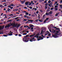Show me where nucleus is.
<instances>
[{"label":"nucleus","instance_id":"nucleus-1","mask_svg":"<svg viewBox=\"0 0 62 62\" xmlns=\"http://www.w3.org/2000/svg\"><path fill=\"white\" fill-rule=\"evenodd\" d=\"M27 37H29V35H26L25 36H24L23 39V41L24 42H27L29 41L28 39H30L29 38H27Z\"/></svg>","mask_w":62,"mask_h":62},{"label":"nucleus","instance_id":"nucleus-2","mask_svg":"<svg viewBox=\"0 0 62 62\" xmlns=\"http://www.w3.org/2000/svg\"><path fill=\"white\" fill-rule=\"evenodd\" d=\"M52 14V11H50L49 13H46L45 15L44 14L43 16V18H44V16H46V15H50V14Z\"/></svg>","mask_w":62,"mask_h":62},{"label":"nucleus","instance_id":"nucleus-3","mask_svg":"<svg viewBox=\"0 0 62 62\" xmlns=\"http://www.w3.org/2000/svg\"><path fill=\"white\" fill-rule=\"evenodd\" d=\"M52 36L54 38H58L59 37V36H57L55 34L52 35Z\"/></svg>","mask_w":62,"mask_h":62},{"label":"nucleus","instance_id":"nucleus-4","mask_svg":"<svg viewBox=\"0 0 62 62\" xmlns=\"http://www.w3.org/2000/svg\"><path fill=\"white\" fill-rule=\"evenodd\" d=\"M35 41V38H32L31 39H30V41H31V42H32V41Z\"/></svg>","mask_w":62,"mask_h":62},{"label":"nucleus","instance_id":"nucleus-5","mask_svg":"<svg viewBox=\"0 0 62 62\" xmlns=\"http://www.w3.org/2000/svg\"><path fill=\"white\" fill-rule=\"evenodd\" d=\"M54 27V28H55L56 29V30H58V31H60V29L59 28H56V27L54 26L53 27V28Z\"/></svg>","mask_w":62,"mask_h":62},{"label":"nucleus","instance_id":"nucleus-6","mask_svg":"<svg viewBox=\"0 0 62 62\" xmlns=\"http://www.w3.org/2000/svg\"><path fill=\"white\" fill-rule=\"evenodd\" d=\"M4 28V26H0V30L3 29Z\"/></svg>","mask_w":62,"mask_h":62},{"label":"nucleus","instance_id":"nucleus-7","mask_svg":"<svg viewBox=\"0 0 62 62\" xmlns=\"http://www.w3.org/2000/svg\"><path fill=\"white\" fill-rule=\"evenodd\" d=\"M57 7H58V6H55V9H54V10H57L58 9L57 8H57Z\"/></svg>","mask_w":62,"mask_h":62},{"label":"nucleus","instance_id":"nucleus-8","mask_svg":"<svg viewBox=\"0 0 62 62\" xmlns=\"http://www.w3.org/2000/svg\"><path fill=\"white\" fill-rule=\"evenodd\" d=\"M21 26V25L20 24H19L17 26V27H16V28H18L20 26Z\"/></svg>","mask_w":62,"mask_h":62},{"label":"nucleus","instance_id":"nucleus-9","mask_svg":"<svg viewBox=\"0 0 62 62\" xmlns=\"http://www.w3.org/2000/svg\"><path fill=\"white\" fill-rule=\"evenodd\" d=\"M39 33L38 34H37L36 35H35V36H34V37H36L37 36H39Z\"/></svg>","mask_w":62,"mask_h":62},{"label":"nucleus","instance_id":"nucleus-10","mask_svg":"<svg viewBox=\"0 0 62 62\" xmlns=\"http://www.w3.org/2000/svg\"><path fill=\"white\" fill-rule=\"evenodd\" d=\"M33 2V1H31V3L30 2H29V3H30V4H29V6L31 5V4H32Z\"/></svg>","mask_w":62,"mask_h":62},{"label":"nucleus","instance_id":"nucleus-11","mask_svg":"<svg viewBox=\"0 0 62 62\" xmlns=\"http://www.w3.org/2000/svg\"><path fill=\"white\" fill-rule=\"evenodd\" d=\"M21 1V4H24V1H23L20 0Z\"/></svg>","mask_w":62,"mask_h":62},{"label":"nucleus","instance_id":"nucleus-12","mask_svg":"<svg viewBox=\"0 0 62 62\" xmlns=\"http://www.w3.org/2000/svg\"><path fill=\"white\" fill-rule=\"evenodd\" d=\"M18 10H19V9H17H17H15L13 11H18Z\"/></svg>","mask_w":62,"mask_h":62},{"label":"nucleus","instance_id":"nucleus-13","mask_svg":"<svg viewBox=\"0 0 62 62\" xmlns=\"http://www.w3.org/2000/svg\"><path fill=\"white\" fill-rule=\"evenodd\" d=\"M39 39H43V38L42 37H41L40 36H39Z\"/></svg>","mask_w":62,"mask_h":62},{"label":"nucleus","instance_id":"nucleus-14","mask_svg":"<svg viewBox=\"0 0 62 62\" xmlns=\"http://www.w3.org/2000/svg\"><path fill=\"white\" fill-rule=\"evenodd\" d=\"M30 25V27H32L34 26L33 25H31V24H30L29 25Z\"/></svg>","mask_w":62,"mask_h":62},{"label":"nucleus","instance_id":"nucleus-15","mask_svg":"<svg viewBox=\"0 0 62 62\" xmlns=\"http://www.w3.org/2000/svg\"><path fill=\"white\" fill-rule=\"evenodd\" d=\"M8 34L9 36H12V33L11 32L10 34L9 33H8Z\"/></svg>","mask_w":62,"mask_h":62},{"label":"nucleus","instance_id":"nucleus-16","mask_svg":"<svg viewBox=\"0 0 62 62\" xmlns=\"http://www.w3.org/2000/svg\"><path fill=\"white\" fill-rule=\"evenodd\" d=\"M10 24H8V25H7V27L8 28V27H10Z\"/></svg>","mask_w":62,"mask_h":62},{"label":"nucleus","instance_id":"nucleus-17","mask_svg":"<svg viewBox=\"0 0 62 62\" xmlns=\"http://www.w3.org/2000/svg\"><path fill=\"white\" fill-rule=\"evenodd\" d=\"M59 13H58L57 14H56V15H55V16H58V14H59Z\"/></svg>","mask_w":62,"mask_h":62},{"label":"nucleus","instance_id":"nucleus-18","mask_svg":"<svg viewBox=\"0 0 62 62\" xmlns=\"http://www.w3.org/2000/svg\"><path fill=\"white\" fill-rule=\"evenodd\" d=\"M53 31H52V32L53 33H55V30H53Z\"/></svg>","mask_w":62,"mask_h":62},{"label":"nucleus","instance_id":"nucleus-19","mask_svg":"<svg viewBox=\"0 0 62 62\" xmlns=\"http://www.w3.org/2000/svg\"><path fill=\"white\" fill-rule=\"evenodd\" d=\"M8 10H7V11L8 12H10V11H9L10 10V9H9V8H8Z\"/></svg>","mask_w":62,"mask_h":62},{"label":"nucleus","instance_id":"nucleus-20","mask_svg":"<svg viewBox=\"0 0 62 62\" xmlns=\"http://www.w3.org/2000/svg\"><path fill=\"white\" fill-rule=\"evenodd\" d=\"M25 15H28L29 14V13H28V12H26L25 13Z\"/></svg>","mask_w":62,"mask_h":62},{"label":"nucleus","instance_id":"nucleus-21","mask_svg":"<svg viewBox=\"0 0 62 62\" xmlns=\"http://www.w3.org/2000/svg\"><path fill=\"white\" fill-rule=\"evenodd\" d=\"M47 8H48V6H45V9H47Z\"/></svg>","mask_w":62,"mask_h":62},{"label":"nucleus","instance_id":"nucleus-22","mask_svg":"<svg viewBox=\"0 0 62 62\" xmlns=\"http://www.w3.org/2000/svg\"><path fill=\"white\" fill-rule=\"evenodd\" d=\"M28 3H29V2L27 1L26 3H25V5H27V4H28Z\"/></svg>","mask_w":62,"mask_h":62},{"label":"nucleus","instance_id":"nucleus-23","mask_svg":"<svg viewBox=\"0 0 62 62\" xmlns=\"http://www.w3.org/2000/svg\"><path fill=\"white\" fill-rule=\"evenodd\" d=\"M43 33V30H42L41 31V33L40 34V35H41V34H42Z\"/></svg>","mask_w":62,"mask_h":62},{"label":"nucleus","instance_id":"nucleus-24","mask_svg":"<svg viewBox=\"0 0 62 62\" xmlns=\"http://www.w3.org/2000/svg\"><path fill=\"white\" fill-rule=\"evenodd\" d=\"M12 20H8L7 21V22H11Z\"/></svg>","mask_w":62,"mask_h":62},{"label":"nucleus","instance_id":"nucleus-25","mask_svg":"<svg viewBox=\"0 0 62 62\" xmlns=\"http://www.w3.org/2000/svg\"><path fill=\"white\" fill-rule=\"evenodd\" d=\"M19 18V17H17L16 18H14L13 19H15L16 20H17V19H18Z\"/></svg>","mask_w":62,"mask_h":62},{"label":"nucleus","instance_id":"nucleus-26","mask_svg":"<svg viewBox=\"0 0 62 62\" xmlns=\"http://www.w3.org/2000/svg\"><path fill=\"white\" fill-rule=\"evenodd\" d=\"M15 25H16V24H13V27H14V28H14V27H15Z\"/></svg>","mask_w":62,"mask_h":62},{"label":"nucleus","instance_id":"nucleus-27","mask_svg":"<svg viewBox=\"0 0 62 62\" xmlns=\"http://www.w3.org/2000/svg\"><path fill=\"white\" fill-rule=\"evenodd\" d=\"M29 37H34L33 36V35H30L29 36Z\"/></svg>","mask_w":62,"mask_h":62},{"label":"nucleus","instance_id":"nucleus-28","mask_svg":"<svg viewBox=\"0 0 62 62\" xmlns=\"http://www.w3.org/2000/svg\"><path fill=\"white\" fill-rule=\"evenodd\" d=\"M27 33H25L23 34V35H27Z\"/></svg>","mask_w":62,"mask_h":62},{"label":"nucleus","instance_id":"nucleus-29","mask_svg":"<svg viewBox=\"0 0 62 62\" xmlns=\"http://www.w3.org/2000/svg\"><path fill=\"white\" fill-rule=\"evenodd\" d=\"M13 16V14H10V15H8V16Z\"/></svg>","mask_w":62,"mask_h":62},{"label":"nucleus","instance_id":"nucleus-30","mask_svg":"<svg viewBox=\"0 0 62 62\" xmlns=\"http://www.w3.org/2000/svg\"><path fill=\"white\" fill-rule=\"evenodd\" d=\"M61 33H59L58 34V36H61Z\"/></svg>","mask_w":62,"mask_h":62},{"label":"nucleus","instance_id":"nucleus-31","mask_svg":"<svg viewBox=\"0 0 62 62\" xmlns=\"http://www.w3.org/2000/svg\"><path fill=\"white\" fill-rule=\"evenodd\" d=\"M51 2V1H50V0H49L48 1V3H50Z\"/></svg>","mask_w":62,"mask_h":62},{"label":"nucleus","instance_id":"nucleus-32","mask_svg":"<svg viewBox=\"0 0 62 62\" xmlns=\"http://www.w3.org/2000/svg\"><path fill=\"white\" fill-rule=\"evenodd\" d=\"M27 17H28V16H26V15H24V17L25 18H27Z\"/></svg>","mask_w":62,"mask_h":62},{"label":"nucleus","instance_id":"nucleus-33","mask_svg":"<svg viewBox=\"0 0 62 62\" xmlns=\"http://www.w3.org/2000/svg\"><path fill=\"white\" fill-rule=\"evenodd\" d=\"M10 6H11L12 7H13L14 6V4H10Z\"/></svg>","mask_w":62,"mask_h":62},{"label":"nucleus","instance_id":"nucleus-34","mask_svg":"<svg viewBox=\"0 0 62 62\" xmlns=\"http://www.w3.org/2000/svg\"><path fill=\"white\" fill-rule=\"evenodd\" d=\"M0 8H2V7H3V5L2 4H1L0 5Z\"/></svg>","mask_w":62,"mask_h":62},{"label":"nucleus","instance_id":"nucleus-35","mask_svg":"<svg viewBox=\"0 0 62 62\" xmlns=\"http://www.w3.org/2000/svg\"><path fill=\"white\" fill-rule=\"evenodd\" d=\"M11 7L10 5L9 6H7L8 8H10V7Z\"/></svg>","mask_w":62,"mask_h":62},{"label":"nucleus","instance_id":"nucleus-36","mask_svg":"<svg viewBox=\"0 0 62 62\" xmlns=\"http://www.w3.org/2000/svg\"><path fill=\"white\" fill-rule=\"evenodd\" d=\"M46 6H48V3H46V4H45Z\"/></svg>","mask_w":62,"mask_h":62},{"label":"nucleus","instance_id":"nucleus-37","mask_svg":"<svg viewBox=\"0 0 62 62\" xmlns=\"http://www.w3.org/2000/svg\"><path fill=\"white\" fill-rule=\"evenodd\" d=\"M23 13H27V12L25 11H24L23 12Z\"/></svg>","mask_w":62,"mask_h":62},{"label":"nucleus","instance_id":"nucleus-38","mask_svg":"<svg viewBox=\"0 0 62 62\" xmlns=\"http://www.w3.org/2000/svg\"><path fill=\"white\" fill-rule=\"evenodd\" d=\"M3 36L4 37H7L8 36H7V35H3Z\"/></svg>","mask_w":62,"mask_h":62},{"label":"nucleus","instance_id":"nucleus-39","mask_svg":"<svg viewBox=\"0 0 62 62\" xmlns=\"http://www.w3.org/2000/svg\"><path fill=\"white\" fill-rule=\"evenodd\" d=\"M44 0H40V2H41L42 1H44Z\"/></svg>","mask_w":62,"mask_h":62},{"label":"nucleus","instance_id":"nucleus-40","mask_svg":"<svg viewBox=\"0 0 62 62\" xmlns=\"http://www.w3.org/2000/svg\"><path fill=\"white\" fill-rule=\"evenodd\" d=\"M39 11H37L36 12V14H38V13H39Z\"/></svg>","mask_w":62,"mask_h":62},{"label":"nucleus","instance_id":"nucleus-41","mask_svg":"<svg viewBox=\"0 0 62 62\" xmlns=\"http://www.w3.org/2000/svg\"><path fill=\"white\" fill-rule=\"evenodd\" d=\"M50 11V10L49 9H47L46 10V11L49 12Z\"/></svg>","mask_w":62,"mask_h":62},{"label":"nucleus","instance_id":"nucleus-42","mask_svg":"<svg viewBox=\"0 0 62 62\" xmlns=\"http://www.w3.org/2000/svg\"><path fill=\"white\" fill-rule=\"evenodd\" d=\"M18 36L19 37H21V36H22V35L20 34H19L18 35Z\"/></svg>","mask_w":62,"mask_h":62},{"label":"nucleus","instance_id":"nucleus-43","mask_svg":"<svg viewBox=\"0 0 62 62\" xmlns=\"http://www.w3.org/2000/svg\"><path fill=\"white\" fill-rule=\"evenodd\" d=\"M29 7V8H30V9H32V7L30 6Z\"/></svg>","mask_w":62,"mask_h":62},{"label":"nucleus","instance_id":"nucleus-44","mask_svg":"<svg viewBox=\"0 0 62 62\" xmlns=\"http://www.w3.org/2000/svg\"><path fill=\"white\" fill-rule=\"evenodd\" d=\"M49 19V18H46V21H47V20H48Z\"/></svg>","mask_w":62,"mask_h":62},{"label":"nucleus","instance_id":"nucleus-45","mask_svg":"<svg viewBox=\"0 0 62 62\" xmlns=\"http://www.w3.org/2000/svg\"><path fill=\"white\" fill-rule=\"evenodd\" d=\"M56 33L57 34H58V32H59V31H56Z\"/></svg>","mask_w":62,"mask_h":62},{"label":"nucleus","instance_id":"nucleus-46","mask_svg":"<svg viewBox=\"0 0 62 62\" xmlns=\"http://www.w3.org/2000/svg\"><path fill=\"white\" fill-rule=\"evenodd\" d=\"M33 21H34L33 20H30V22H33Z\"/></svg>","mask_w":62,"mask_h":62},{"label":"nucleus","instance_id":"nucleus-47","mask_svg":"<svg viewBox=\"0 0 62 62\" xmlns=\"http://www.w3.org/2000/svg\"><path fill=\"white\" fill-rule=\"evenodd\" d=\"M60 7H61V8H62V5H60Z\"/></svg>","mask_w":62,"mask_h":62},{"label":"nucleus","instance_id":"nucleus-48","mask_svg":"<svg viewBox=\"0 0 62 62\" xmlns=\"http://www.w3.org/2000/svg\"><path fill=\"white\" fill-rule=\"evenodd\" d=\"M13 8V7H11L10 8H11V9H12Z\"/></svg>","mask_w":62,"mask_h":62},{"label":"nucleus","instance_id":"nucleus-49","mask_svg":"<svg viewBox=\"0 0 62 62\" xmlns=\"http://www.w3.org/2000/svg\"><path fill=\"white\" fill-rule=\"evenodd\" d=\"M18 25V24H16V25H15V27H17V25Z\"/></svg>","mask_w":62,"mask_h":62},{"label":"nucleus","instance_id":"nucleus-50","mask_svg":"<svg viewBox=\"0 0 62 62\" xmlns=\"http://www.w3.org/2000/svg\"><path fill=\"white\" fill-rule=\"evenodd\" d=\"M47 3V1L46 0L44 2V3Z\"/></svg>","mask_w":62,"mask_h":62},{"label":"nucleus","instance_id":"nucleus-51","mask_svg":"<svg viewBox=\"0 0 62 62\" xmlns=\"http://www.w3.org/2000/svg\"><path fill=\"white\" fill-rule=\"evenodd\" d=\"M55 3L54 4L55 5V4H57V3H58L57 2L55 1Z\"/></svg>","mask_w":62,"mask_h":62},{"label":"nucleus","instance_id":"nucleus-52","mask_svg":"<svg viewBox=\"0 0 62 62\" xmlns=\"http://www.w3.org/2000/svg\"><path fill=\"white\" fill-rule=\"evenodd\" d=\"M7 5H5L4 6H3V7H5V6L7 7Z\"/></svg>","mask_w":62,"mask_h":62},{"label":"nucleus","instance_id":"nucleus-53","mask_svg":"<svg viewBox=\"0 0 62 62\" xmlns=\"http://www.w3.org/2000/svg\"><path fill=\"white\" fill-rule=\"evenodd\" d=\"M39 21L40 22H42V21H41V20H39Z\"/></svg>","mask_w":62,"mask_h":62},{"label":"nucleus","instance_id":"nucleus-54","mask_svg":"<svg viewBox=\"0 0 62 62\" xmlns=\"http://www.w3.org/2000/svg\"><path fill=\"white\" fill-rule=\"evenodd\" d=\"M55 34L56 35H58V34H57V33H55Z\"/></svg>","mask_w":62,"mask_h":62},{"label":"nucleus","instance_id":"nucleus-55","mask_svg":"<svg viewBox=\"0 0 62 62\" xmlns=\"http://www.w3.org/2000/svg\"><path fill=\"white\" fill-rule=\"evenodd\" d=\"M41 39H38L37 40L39 41V40H41Z\"/></svg>","mask_w":62,"mask_h":62},{"label":"nucleus","instance_id":"nucleus-56","mask_svg":"<svg viewBox=\"0 0 62 62\" xmlns=\"http://www.w3.org/2000/svg\"><path fill=\"white\" fill-rule=\"evenodd\" d=\"M7 25H6L5 26V28H7Z\"/></svg>","mask_w":62,"mask_h":62},{"label":"nucleus","instance_id":"nucleus-57","mask_svg":"<svg viewBox=\"0 0 62 62\" xmlns=\"http://www.w3.org/2000/svg\"><path fill=\"white\" fill-rule=\"evenodd\" d=\"M50 9L51 10H53V9H53V8H51Z\"/></svg>","mask_w":62,"mask_h":62},{"label":"nucleus","instance_id":"nucleus-58","mask_svg":"<svg viewBox=\"0 0 62 62\" xmlns=\"http://www.w3.org/2000/svg\"><path fill=\"white\" fill-rule=\"evenodd\" d=\"M41 36H42V37H44H44H44L43 35H41Z\"/></svg>","mask_w":62,"mask_h":62},{"label":"nucleus","instance_id":"nucleus-59","mask_svg":"<svg viewBox=\"0 0 62 62\" xmlns=\"http://www.w3.org/2000/svg\"><path fill=\"white\" fill-rule=\"evenodd\" d=\"M19 6H20V7H22V6H23L22 5L20 4L19 5Z\"/></svg>","mask_w":62,"mask_h":62},{"label":"nucleus","instance_id":"nucleus-60","mask_svg":"<svg viewBox=\"0 0 62 62\" xmlns=\"http://www.w3.org/2000/svg\"><path fill=\"white\" fill-rule=\"evenodd\" d=\"M27 21V19H24V21Z\"/></svg>","mask_w":62,"mask_h":62},{"label":"nucleus","instance_id":"nucleus-61","mask_svg":"<svg viewBox=\"0 0 62 62\" xmlns=\"http://www.w3.org/2000/svg\"><path fill=\"white\" fill-rule=\"evenodd\" d=\"M24 8H25V9H27V8H26V7H24Z\"/></svg>","mask_w":62,"mask_h":62},{"label":"nucleus","instance_id":"nucleus-62","mask_svg":"<svg viewBox=\"0 0 62 62\" xmlns=\"http://www.w3.org/2000/svg\"><path fill=\"white\" fill-rule=\"evenodd\" d=\"M20 19H17V20H16V21H20Z\"/></svg>","mask_w":62,"mask_h":62},{"label":"nucleus","instance_id":"nucleus-63","mask_svg":"<svg viewBox=\"0 0 62 62\" xmlns=\"http://www.w3.org/2000/svg\"><path fill=\"white\" fill-rule=\"evenodd\" d=\"M60 3H62V0H61L60 1Z\"/></svg>","mask_w":62,"mask_h":62},{"label":"nucleus","instance_id":"nucleus-64","mask_svg":"<svg viewBox=\"0 0 62 62\" xmlns=\"http://www.w3.org/2000/svg\"><path fill=\"white\" fill-rule=\"evenodd\" d=\"M46 20H45L44 21V23H46Z\"/></svg>","mask_w":62,"mask_h":62}]
</instances>
